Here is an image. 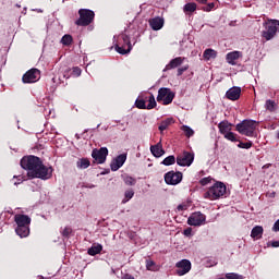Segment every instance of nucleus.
<instances>
[{
	"mask_svg": "<svg viewBox=\"0 0 279 279\" xmlns=\"http://www.w3.org/2000/svg\"><path fill=\"white\" fill-rule=\"evenodd\" d=\"M22 169L27 171L28 178H39V180H49L53 175V168L43 165L40 158L36 156L23 157L21 160Z\"/></svg>",
	"mask_w": 279,
	"mask_h": 279,
	"instance_id": "nucleus-1",
	"label": "nucleus"
},
{
	"mask_svg": "<svg viewBox=\"0 0 279 279\" xmlns=\"http://www.w3.org/2000/svg\"><path fill=\"white\" fill-rule=\"evenodd\" d=\"M14 221L17 225L15 229L16 234L21 239L29 236V223H32V218L27 215L17 214L14 216Z\"/></svg>",
	"mask_w": 279,
	"mask_h": 279,
	"instance_id": "nucleus-2",
	"label": "nucleus"
},
{
	"mask_svg": "<svg viewBox=\"0 0 279 279\" xmlns=\"http://www.w3.org/2000/svg\"><path fill=\"white\" fill-rule=\"evenodd\" d=\"M279 32V21L278 20H267L264 23V31L262 32L263 38L265 40H274L276 34Z\"/></svg>",
	"mask_w": 279,
	"mask_h": 279,
	"instance_id": "nucleus-3",
	"label": "nucleus"
},
{
	"mask_svg": "<svg viewBox=\"0 0 279 279\" xmlns=\"http://www.w3.org/2000/svg\"><path fill=\"white\" fill-rule=\"evenodd\" d=\"M227 187L226 184L221 182H217L214 184L205 194V199H219V197H223V194L226 193Z\"/></svg>",
	"mask_w": 279,
	"mask_h": 279,
	"instance_id": "nucleus-4",
	"label": "nucleus"
},
{
	"mask_svg": "<svg viewBox=\"0 0 279 279\" xmlns=\"http://www.w3.org/2000/svg\"><path fill=\"white\" fill-rule=\"evenodd\" d=\"M235 129L239 134H243L244 136H254L256 121L243 120L241 123L236 124Z\"/></svg>",
	"mask_w": 279,
	"mask_h": 279,
	"instance_id": "nucleus-5",
	"label": "nucleus"
},
{
	"mask_svg": "<svg viewBox=\"0 0 279 279\" xmlns=\"http://www.w3.org/2000/svg\"><path fill=\"white\" fill-rule=\"evenodd\" d=\"M80 19L76 21V25H90L93 23V20L95 19V12L88 10V9H81L78 11Z\"/></svg>",
	"mask_w": 279,
	"mask_h": 279,
	"instance_id": "nucleus-6",
	"label": "nucleus"
},
{
	"mask_svg": "<svg viewBox=\"0 0 279 279\" xmlns=\"http://www.w3.org/2000/svg\"><path fill=\"white\" fill-rule=\"evenodd\" d=\"M175 94L167 87H161L158 90L157 101H162L163 106H169L173 101Z\"/></svg>",
	"mask_w": 279,
	"mask_h": 279,
	"instance_id": "nucleus-7",
	"label": "nucleus"
},
{
	"mask_svg": "<svg viewBox=\"0 0 279 279\" xmlns=\"http://www.w3.org/2000/svg\"><path fill=\"white\" fill-rule=\"evenodd\" d=\"M193 160H195V155L184 151L178 155L177 165H179V167H191V165H193Z\"/></svg>",
	"mask_w": 279,
	"mask_h": 279,
	"instance_id": "nucleus-8",
	"label": "nucleus"
},
{
	"mask_svg": "<svg viewBox=\"0 0 279 279\" xmlns=\"http://www.w3.org/2000/svg\"><path fill=\"white\" fill-rule=\"evenodd\" d=\"M40 80V70L31 69L22 77L24 84H34Z\"/></svg>",
	"mask_w": 279,
	"mask_h": 279,
	"instance_id": "nucleus-9",
	"label": "nucleus"
},
{
	"mask_svg": "<svg viewBox=\"0 0 279 279\" xmlns=\"http://www.w3.org/2000/svg\"><path fill=\"white\" fill-rule=\"evenodd\" d=\"M165 182L166 184H171L172 186H175V184H180L182 182V172L170 171L166 173Z\"/></svg>",
	"mask_w": 279,
	"mask_h": 279,
	"instance_id": "nucleus-10",
	"label": "nucleus"
},
{
	"mask_svg": "<svg viewBox=\"0 0 279 279\" xmlns=\"http://www.w3.org/2000/svg\"><path fill=\"white\" fill-rule=\"evenodd\" d=\"M175 267L178 276H186L191 271V260L182 259L175 264Z\"/></svg>",
	"mask_w": 279,
	"mask_h": 279,
	"instance_id": "nucleus-11",
	"label": "nucleus"
},
{
	"mask_svg": "<svg viewBox=\"0 0 279 279\" xmlns=\"http://www.w3.org/2000/svg\"><path fill=\"white\" fill-rule=\"evenodd\" d=\"M92 157L98 165H104L106 162V158L108 157V148L101 147L99 150L95 149L92 153Z\"/></svg>",
	"mask_w": 279,
	"mask_h": 279,
	"instance_id": "nucleus-12",
	"label": "nucleus"
},
{
	"mask_svg": "<svg viewBox=\"0 0 279 279\" xmlns=\"http://www.w3.org/2000/svg\"><path fill=\"white\" fill-rule=\"evenodd\" d=\"M204 221H206V216L204 214H202L201 211H196L194 214H192L189 219H187V223L189 226H202V223H204Z\"/></svg>",
	"mask_w": 279,
	"mask_h": 279,
	"instance_id": "nucleus-13",
	"label": "nucleus"
},
{
	"mask_svg": "<svg viewBox=\"0 0 279 279\" xmlns=\"http://www.w3.org/2000/svg\"><path fill=\"white\" fill-rule=\"evenodd\" d=\"M121 39L123 40L124 45L128 46V49L116 45V51L121 53V56H125V53H130L132 51V44L130 43V36L128 35H121Z\"/></svg>",
	"mask_w": 279,
	"mask_h": 279,
	"instance_id": "nucleus-14",
	"label": "nucleus"
},
{
	"mask_svg": "<svg viewBox=\"0 0 279 279\" xmlns=\"http://www.w3.org/2000/svg\"><path fill=\"white\" fill-rule=\"evenodd\" d=\"M125 160H128V155L121 154L116 159H113L110 163L111 171H119L123 165H125Z\"/></svg>",
	"mask_w": 279,
	"mask_h": 279,
	"instance_id": "nucleus-15",
	"label": "nucleus"
},
{
	"mask_svg": "<svg viewBox=\"0 0 279 279\" xmlns=\"http://www.w3.org/2000/svg\"><path fill=\"white\" fill-rule=\"evenodd\" d=\"M227 99L236 101L241 97V87L233 86L226 93Z\"/></svg>",
	"mask_w": 279,
	"mask_h": 279,
	"instance_id": "nucleus-16",
	"label": "nucleus"
},
{
	"mask_svg": "<svg viewBox=\"0 0 279 279\" xmlns=\"http://www.w3.org/2000/svg\"><path fill=\"white\" fill-rule=\"evenodd\" d=\"M239 58H243V52L232 51V52L227 53V56H226V60H227L228 64H231L232 66H234L236 64V60H239Z\"/></svg>",
	"mask_w": 279,
	"mask_h": 279,
	"instance_id": "nucleus-17",
	"label": "nucleus"
},
{
	"mask_svg": "<svg viewBox=\"0 0 279 279\" xmlns=\"http://www.w3.org/2000/svg\"><path fill=\"white\" fill-rule=\"evenodd\" d=\"M183 62H184V58L177 57V58L172 59L169 62V64L166 65L163 71H171V69H178V66H180V64H182Z\"/></svg>",
	"mask_w": 279,
	"mask_h": 279,
	"instance_id": "nucleus-18",
	"label": "nucleus"
},
{
	"mask_svg": "<svg viewBox=\"0 0 279 279\" xmlns=\"http://www.w3.org/2000/svg\"><path fill=\"white\" fill-rule=\"evenodd\" d=\"M149 25L151 29H154L155 32H158V29H162L165 25V20H162L161 17H154L153 20L149 21Z\"/></svg>",
	"mask_w": 279,
	"mask_h": 279,
	"instance_id": "nucleus-19",
	"label": "nucleus"
},
{
	"mask_svg": "<svg viewBox=\"0 0 279 279\" xmlns=\"http://www.w3.org/2000/svg\"><path fill=\"white\" fill-rule=\"evenodd\" d=\"M150 151L155 158H160V156H165V149H162V144L158 143L154 146H150Z\"/></svg>",
	"mask_w": 279,
	"mask_h": 279,
	"instance_id": "nucleus-20",
	"label": "nucleus"
},
{
	"mask_svg": "<svg viewBox=\"0 0 279 279\" xmlns=\"http://www.w3.org/2000/svg\"><path fill=\"white\" fill-rule=\"evenodd\" d=\"M101 250H104L101 244H94L88 248L87 253L89 256H97V254H101Z\"/></svg>",
	"mask_w": 279,
	"mask_h": 279,
	"instance_id": "nucleus-21",
	"label": "nucleus"
},
{
	"mask_svg": "<svg viewBox=\"0 0 279 279\" xmlns=\"http://www.w3.org/2000/svg\"><path fill=\"white\" fill-rule=\"evenodd\" d=\"M263 227L262 226H256L252 229L251 231V236L252 239H262L263 238Z\"/></svg>",
	"mask_w": 279,
	"mask_h": 279,
	"instance_id": "nucleus-22",
	"label": "nucleus"
},
{
	"mask_svg": "<svg viewBox=\"0 0 279 279\" xmlns=\"http://www.w3.org/2000/svg\"><path fill=\"white\" fill-rule=\"evenodd\" d=\"M218 128H219L220 133H222L225 135V134H228V132H230V130H232V124L223 121L218 124Z\"/></svg>",
	"mask_w": 279,
	"mask_h": 279,
	"instance_id": "nucleus-23",
	"label": "nucleus"
},
{
	"mask_svg": "<svg viewBox=\"0 0 279 279\" xmlns=\"http://www.w3.org/2000/svg\"><path fill=\"white\" fill-rule=\"evenodd\" d=\"M77 169H88L90 167V160L88 158H81L76 161Z\"/></svg>",
	"mask_w": 279,
	"mask_h": 279,
	"instance_id": "nucleus-24",
	"label": "nucleus"
},
{
	"mask_svg": "<svg viewBox=\"0 0 279 279\" xmlns=\"http://www.w3.org/2000/svg\"><path fill=\"white\" fill-rule=\"evenodd\" d=\"M203 58L205 60H213L217 58V51H215L214 49H206L203 53Z\"/></svg>",
	"mask_w": 279,
	"mask_h": 279,
	"instance_id": "nucleus-25",
	"label": "nucleus"
},
{
	"mask_svg": "<svg viewBox=\"0 0 279 279\" xmlns=\"http://www.w3.org/2000/svg\"><path fill=\"white\" fill-rule=\"evenodd\" d=\"M173 123V118H168L163 121H161V123L159 124V131L162 134V132L165 130H167V128H169V125H171Z\"/></svg>",
	"mask_w": 279,
	"mask_h": 279,
	"instance_id": "nucleus-26",
	"label": "nucleus"
},
{
	"mask_svg": "<svg viewBox=\"0 0 279 279\" xmlns=\"http://www.w3.org/2000/svg\"><path fill=\"white\" fill-rule=\"evenodd\" d=\"M161 163L165 165L166 167H171V165H175V156L170 155L166 157Z\"/></svg>",
	"mask_w": 279,
	"mask_h": 279,
	"instance_id": "nucleus-27",
	"label": "nucleus"
},
{
	"mask_svg": "<svg viewBox=\"0 0 279 279\" xmlns=\"http://www.w3.org/2000/svg\"><path fill=\"white\" fill-rule=\"evenodd\" d=\"M182 132H184L185 136H187V138H191V136H193V134H195V131H193V129H191V126L189 125H182L181 126Z\"/></svg>",
	"mask_w": 279,
	"mask_h": 279,
	"instance_id": "nucleus-28",
	"label": "nucleus"
},
{
	"mask_svg": "<svg viewBox=\"0 0 279 279\" xmlns=\"http://www.w3.org/2000/svg\"><path fill=\"white\" fill-rule=\"evenodd\" d=\"M183 10L184 12H195V10H197V4L195 2L186 3Z\"/></svg>",
	"mask_w": 279,
	"mask_h": 279,
	"instance_id": "nucleus-29",
	"label": "nucleus"
},
{
	"mask_svg": "<svg viewBox=\"0 0 279 279\" xmlns=\"http://www.w3.org/2000/svg\"><path fill=\"white\" fill-rule=\"evenodd\" d=\"M132 197H134V191L133 190L125 191L124 198L122 199V204H128V201L132 199Z\"/></svg>",
	"mask_w": 279,
	"mask_h": 279,
	"instance_id": "nucleus-30",
	"label": "nucleus"
},
{
	"mask_svg": "<svg viewBox=\"0 0 279 279\" xmlns=\"http://www.w3.org/2000/svg\"><path fill=\"white\" fill-rule=\"evenodd\" d=\"M156 106V98L151 94L148 98V105L146 106L147 110H153V108Z\"/></svg>",
	"mask_w": 279,
	"mask_h": 279,
	"instance_id": "nucleus-31",
	"label": "nucleus"
},
{
	"mask_svg": "<svg viewBox=\"0 0 279 279\" xmlns=\"http://www.w3.org/2000/svg\"><path fill=\"white\" fill-rule=\"evenodd\" d=\"M146 269H148V271H157L158 268L156 267V263H154V260H146Z\"/></svg>",
	"mask_w": 279,
	"mask_h": 279,
	"instance_id": "nucleus-32",
	"label": "nucleus"
},
{
	"mask_svg": "<svg viewBox=\"0 0 279 279\" xmlns=\"http://www.w3.org/2000/svg\"><path fill=\"white\" fill-rule=\"evenodd\" d=\"M61 43H62V45L69 46V45H71V43H73V37L71 35H64L61 38Z\"/></svg>",
	"mask_w": 279,
	"mask_h": 279,
	"instance_id": "nucleus-33",
	"label": "nucleus"
},
{
	"mask_svg": "<svg viewBox=\"0 0 279 279\" xmlns=\"http://www.w3.org/2000/svg\"><path fill=\"white\" fill-rule=\"evenodd\" d=\"M265 106L269 112H274V110H276V102L274 100H267Z\"/></svg>",
	"mask_w": 279,
	"mask_h": 279,
	"instance_id": "nucleus-34",
	"label": "nucleus"
},
{
	"mask_svg": "<svg viewBox=\"0 0 279 279\" xmlns=\"http://www.w3.org/2000/svg\"><path fill=\"white\" fill-rule=\"evenodd\" d=\"M225 138H227V141H231L232 143H236V135L233 132H228L225 135Z\"/></svg>",
	"mask_w": 279,
	"mask_h": 279,
	"instance_id": "nucleus-35",
	"label": "nucleus"
},
{
	"mask_svg": "<svg viewBox=\"0 0 279 279\" xmlns=\"http://www.w3.org/2000/svg\"><path fill=\"white\" fill-rule=\"evenodd\" d=\"M135 106L136 108H138L140 110H145L147 109V105L145 104V101L143 99H137L135 101Z\"/></svg>",
	"mask_w": 279,
	"mask_h": 279,
	"instance_id": "nucleus-36",
	"label": "nucleus"
},
{
	"mask_svg": "<svg viewBox=\"0 0 279 279\" xmlns=\"http://www.w3.org/2000/svg\"><path fill=\"white\" fill-rule=\"evenodd\" d=\"M124 184L128 186H134V184H136V179L132 177H124Z\"/></svg>",
	"mask_w": 279,
	"mask_h": 279,
	"instance_id": "nucleus-37",
	"label": "nucleus"
},
{
	"mask_svg": "<svg viewBox=\"0 0 279 279\" xmlns=\"http://www.w3.org/2000/svg\"><path fill=\"white\" fill-rule=\"evenodd\" d=\"M71 232H73V229H71V227H65V228L61 231V234H62V236H64L65 239H69V236H71Z\"/></svg>",
	"mask_w": 279,
	"mask_h": 279,
	"instance_id": "nucleus-38",
	"label": "nucleus"
},
{
	"mask_svg": "<svg viewBox=\"0 0 279 279\" xmlns=\"http://www.w3.org/2000/svg\"><path fill=\"white\" fill-rule=\"evenodd\" d=\"M227 279H243V276L239 275V274H234V272H228L226 275Z\"/></svg>",
	"mask_w": 279,
	"mask_h": 279,
	"instance_id": "nucleus-39",
	"label": "nucleus"
},
{
	"mask_svg": "<svg viewBox=\"0 0 279 279\" xmlns=\"http://www.w3.org/2000/svg\"><path fill=\"white\" fill-rule=\"evenodd\" d=\"M202 10L203 12H213L215 10V3L210 2L206 7H203Z\"/></svg>",
	"mask_w": 279,
	"mask_h": 279,
	"instance_id": "nucleus-40",
	"label": "nucleus"
},
{
	"mask_svg": "<svg viewBox=\"0 0 279 279\" xmlns=\"http://www.w3.org/2000/svg\"><path fill=\"white\" fill-rule=\"evenodd\" d=\"M238 147H240V149H250V147H252V142H246V143H243L241 142Z\"/></svg>",
	"mask_w": 279,
	"mask_h": 279,
	"instance_id": "nucleus-41",
	"label": "nucleus"
},
{
	"mask_svg": "<svg viewBox=\"0 0 279 279\" xmlns=\"http://www.w3.org/2000/svg\"><path fill=\"white\" fill-rule=\"evenodd\" d=\"M211 180H213V179H210V177H208V178H203V179L201 180L202 186H206V184H210Z\"/></svg>",
	"mask_w": 279,
	"mask_h": 279,
	"instance_id": "nucleus-42",
	"label": "nucleus"
},
{
	"mask_svg": "<svg viewBox=\"0 0 279 279\" xmlns=\"http://www.w3.org/2000/svg\"><path fill=\"white\" fill-rule=\"evenodd\" d=\"M73 75H75V77H80V75H82V70L80 68H74Z\"/></svg>",
	"mask_w": 279,
	"mask_h": 279,
	"instance_id": "nucleus-43",
	"label": "nucleus"
},
{
	"mask_svg": "<svg viewBox=\"0 0 279 279\" xmlns=\"http://www.w3.org/2000/svg\"><path fill=\"white\" fill-rule=\"evenodd\" d=\"M183 234H184L185 236H192V235H193V229H191V228L185 229V230L183 231Z\"/></svg>",
	"mask_w": 279,
	"mask_h": 279,
	"instance_id": "nucleus-44",
	"label": "nucleus"
},
{
	"mask_svg": "<svg viewBox=\"0 0 279 279\" xmlns=\"http://www.w3.org/2000/svg\"><path fill=\"white\" fill-rule=\"evenodd\" d=\"M187 70H189V66H187V65H186V66H183V68H179L177 75L180 76V75H182V73H184V71H187Z\"/></svg>",
	"mask_w": 279,
	"mask_h": 279,
	"instance_id": "nucleus-45",
	"label": "nucleus"
},
{
	"mask_svg": "<svg viewBox=\"0 0 279 279\" xmlns=\"http://www.w3.org/2000/svg\"><path fill=\"white\" fill-rule=\"evenodd\" d=\"M272 232H279V219L274 223Z\"/></svg>",
	"mask_w": 279,
	"mask_h": 279,
	"instance_id": "nucleus-46",
	"label": "nucleus"
},
{
	"mask_svg": "<svg viewBox=\"0 0 279 279\" xmlns=\"http://www.w3.org/2000/svg\"><path fill=\"white\" fill-rule=\"evenodd\" d=\"M177 210H178L179 213H182V210H186V205H179V206L177 207Z\"/></svg>",
	"mask_w": 279,
	"mask_h": 279,
	"instance_id": "nucleus-47",
	"label": "nucleus"
},
{
	"mask_svg": "<svg viewBox=\"0 0 279 279\" xmlns=\"http://www.w3.org/2000/svg\"><path fill=\"white\" fill-rule=\"evenodd\" d=\"M271 247H279V241L271 242Z\"/></svg>",
	"mask_w": 279,
	"mask_h": 279,
	"instance_id": "nucleus-48",
	"label": "nucleus"
},
{
	"mask_svg": "<svg viewBox=\"0 0 279 279\" xmlns=\"http://www.w3.org/2000/svg\"><path fill=\"white\" fill-rule=\"evenodd\" d=\"M122 279H134V277L132 275H124Z\"/></svg>",
	"mask_w": 279,
	"mask_h": 279,
	"instance_id": "nucleus-49",
	"label": "nucleus"
},
{
	"mask_svg": "<svg viewBox=\"0 0 279 279\" xmlns=\"http://www.w3.org/2000/svg\"><path fill=\"white\" fill-rule=\"evenodd\" d=\"M198 3H202L203 5H205L206 3H208V0H196Z\"/></svg>",
	"mask_w": 279,
	"mask_h": 279,
	"instance_id": "nucleus-50",
	"label": "nucleus"
},
{
	"mask_svg": "<svg viewBox=\"0 0 279 279\" xmlns=\"http://www.w3.org/2000/svg\"><path fill=\"white\" fill-rule=\"evenodd\" d=\"M269 165L268 166H264V169H268Z\"/></svg>",
	"mask_w": 279,
	"mask_h": 279,
	"instance_id": "nucleus-51",
	"label": "nucleus"
},
{
	"mask_svg": "<svg viewBox=\"0 0 279 279\" xmlns=\"http://www.w3.org/2000/svg\"><path fill=\"white\" fill-rule=\"evenodd\" d=\"M89 189H95V185H90Z\"/></svg>",
	"mask_w": 279,
	"mask_h": 279,
	"instance_id": "nucleus-52",
	"label": "nucleus"
}]
</instances>
